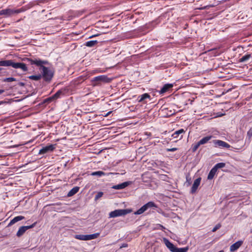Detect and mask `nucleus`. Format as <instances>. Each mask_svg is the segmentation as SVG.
I'll return each instance as SVG.
<instances>
[{
	"label": "nucleus",
	"instance_id": "nucleus-1",
	"mask_svg": "<svg viewBox=\"0 0 252 252\" xmlns=\"http://www.w3.org/2000/svg\"><path fill=\"white\" fill-rule=\"evenodd\" d=\"M26 60L30 62L31 64H35L38 66H40L41 76L45 81L50 82L52 80L54 76V72L48 67L43 65L48 63L47 61L37 59L32 60L30 58H27Z\"/></svg>",
	"mask_w": 252,
	"mask_h": 252
},
{
	"label": "nucleus",
	"instance_id": "nucleus-2",
	"mask_svg": "<svg viewBox=\"0 0 252 252\" xmlns=\"http://www.w3.org/2000/svg\"><path fill=\"white\" fill-rule=\"evenodd\" d=\"M24 11L25 9L23 8H21L18 9H14L7 7L5 9L0 10V16H3L4 17H9L14 15L24 12Z\"/></svg>",
	"mask_w": 252,
	"mask_h": 252
},
{
	"label": "nucleus",
	"instance_id": "nucleus-3",
	"mask_svg": "<svg viewBox=\"0 0 252 252\" xmlns=\"http://www.w3.org/2000/svg\"><path fill=\"white\" fill-rule=\"evenodd\" d=\"M163 241L166 246L172 252H187L189 250V247L184 248H178L175 247L172 243H171L167 239L164 238Z\"/></svg>",
	"mask_w": 252,
	"mask_h": 252
},
{
	"label": "nucleus",
	"instance_id": "nucleus-4",
	"mask_svg": "<svg viewBox=\"0 0 252 252\" xmlns=\"http://www.w3.org/2000/svg\"><path fill=\"white\" fill-rule=\"evenodd\" d=\"M157 208V205L152 201H150L142 206L137 211L134 212L135 215H141L150 208Z\"/></svg>",
	"mask_w": 252,
	"mask_h": 252
},
{
	"label": "nucleus",
	"instance_id": "nucleus-5",
	"mask_svg": "<svg viewBox=\"0 0 252 252\" xmlns=\"http://www.w3.org/2000/svg\"><path fill=\"white\" fill-rule=\"evenodd\" d=\"M99 233H96L89 235H76L74 237L78 240L87 241L95 239L99 236Z\"/></svg>",
	"mask_w": 252,
	"mask_h": 252
},
{
	"label": "nucleus",
	"instance_id": "nucleus-6",
	"mask_svg": "<svg viewBox=\"0 0 252 252\" xmlns=\"http://www.w3.org/2000/svg\"><path fill=\"white\" fill-rule=\"evenodd\" d=\"M131 212V210L128 209H119L112 211L109 214L110 218H115L119 216H124Z\"/></svg>",
	"mask_w": 252,
	"mask_h": 252
},
{
	"label": "nucleus",
	"instance_id": "nucleus-7",
	"mask_svg": "<svg viewBox=\"0 0 252 252\" xmlns=\"http://www.w3.org/2000/svg\"><path fill=\"white\" fill-rule=\"evenodd\" d=\"M35 224H36V222H34L31 225L23 226L20 227L16 233L17 236L18 237H21L24 234V233L28 229L33 228L35 225Z\"/></svg>",
	"mask_w": 252,
	"mask_h": 252
},
{
	"label": "nucleus",
	"instance_id": "nucleus-8",
	"mask_svg": "<svg viewBox=\"0 0 252 252\" xmlns=\"http://www.w3.org/2000/svg\"><path fill=\"white\" fill-rule=\"evenodd\" d=\"M12 67L15 69H20L23 71H28V67L27 65L23 63H16L13 62Z\"/></svg>",
	"mask_w": 252,
	"mask_h": 252
},
{
	"label": "nucleus",
	"instance_id": "nucleus-9",
	"mask_svg": "<svg viewBox=\"0 0 252 252\" xmlns=\"http://www.w3.org/2000/svg\"><path fill=\"white\" fill-rule=\"evenodd\" d=\"M213 143L215 147H223L227 149L230 147V145L227 143L220 140H214Z\"/></svg>",
	"mask_w": 252,
	"mask_h": 252
},
{
	"label": "nucleus",
	"instance_id": "nucleus-10",
	"mask_svg": "<svg viewBox=\"0 0 252 252\" xmlns=\"http://www.w3.org/2000/svg\"><path fill=\"white\" fill-rule=\"evenodd\" d=\"M55 147L54 145H47L45 147H42V148L39 150V154L43 155L48 152H52L55 149Z\"/></svg>",
	"mask_w": 252,
	"mask_h": 252
},
{
	"label": "nucleus",
	"instance_id": "nucleus-11",
	"mask_svg": "<svg viewBox=\"0 0 252 252\" xmlns=\"http://www.w3.org/2000/svg\"><path fill=\"white\" fill-rule=\"evenodd\" d=\"M201 180V178L200 177H199V178H198L197 179H196L194 181V183L192 185V186L191 187V190H190V192L191 193H194L196 191V190L200 184Z\"/></svg>",
	"mask_w": 252,
	"mask_h": 252
},
{
	"label": "nucleus",
	"instance_id": "nucleus-12",
	"mask_svg": "<svg viewBox=\"0 0 252 252\" xmlns=\"http://www.w3.org/2000/svg\"><path fill=\"white\" fill-rule=\"evenodd\" d=\"M93 81L103 82L108 83L110 82L109 79L105 75H100L93 78Z\"/></svg>",
	"mask_w": 252,
	"mask_h": 252
},
{
	"label": "nucleus",
	"instance_id": "nucleus-13",
	"mask_svg": "<svg viewBox=\"0 0 252 252\" xmlns=\"http://www.w3.org/2000/svg\"><path fill=\"white\" fill-rule=\"evenodd\" d=\"M243 241H238L232 244L230 247V251L231 252H234L239 249L240 246L242 245Z\"/></svg>",
	"mask_w": 252,
	"mask_h": 252
},
{
	"label": "nucleus",
	"instance_id": "nucleus-14",
	"mask_svg": "<svg viewBox=\"0 0 252 252\" xmlns=\"http://www.w3.org/2000/svg\"><path fill=\"white\" fill-rule=\"evenodd\" d=\"M130 184V182H125L120 184L114 186L112 188L115 189H125Z\"/></svg>",
	"mask_w": 252,
	"mask_h": 252
},
{
	"label": "nucleus",
	"instance_id": "nucleus-15",
	"mask_svg": "<svg viewBox=\"0 0 252 252\" xmlns=\"http://www.w3.org/2000/svg\"><path fill=\"white\" fill-rule=\"evenodd\" d=\"M173 85L172 84H166L159 91L160 94H164L165 92H168L170 89L173 87Z\"/></svg>",
	"mask_w": 252,
	"mask_h": 252
},
{
	"label": "nucleus",
	"instance_id": "nucleus-16",
	"mask_svg": "<svg viewBox=\"0 0 252 252\" xmlns=\"http://www.w3.org/2000/svg\"><path fill=\"white\" fill-rule=\"evenodd\" d=\"M13 62L12 60L0 61V66L12 67Z\"/></svg>",
	"mask_w": 252,
	"mask_h": 252
},
{
	"label": "nucleus",
	"instance_id": "nucleus-17",
	"mask_svg": "<svg viewBox=\"0 0 252 252\" xmlns=\"http://www.w3.org/2000/svg\"><path fill=\"white\" fill-rule=\"evenodd\" d=\"M25 219V217L22 216H18L14 217L12 220H11L10 222L8 224V226L12 225L15 223L16 222Z\"/></svg>",
	"mask_w": 252,
	"mask_h": 252
},
{
	"label": "nucleus",
	"instance_id": "nucleus-18",
	"mask_svg": "<svg viewBox=\"0 0 252 252\" xmlns=\"http://www.w3.org/2000/svg\"><path fill=\"white\" fill-rule=\"evenodd\" d=\"M212 137L213 136L211 135L207 136L200 140L198 142L200 145L206 144L210 140L212 139Z\"/></svg>",
	"mask_w": 252,
	"mask_h": 252
},
{
	"label": "nucleus",
	"instance_id": "nucleus-19",
	"mask_svg": "<svg viewBox=\"0 0 252 252\" xmlns=\"http://www.w3.org/2000/svg\"><path fill=\"white\" fill-rule=\"evenodd\" d=\"M79 189V188L78 187H75L72 188L67 193V196L70 197L76 194Z\"/></svg>",
	"mask_w": 252,
	"mask_h": 252
},
{
	"label": "nucleus",
	"instance_id": "nucleus-20",
	"mask_svg": "<svg viewBox=\"0 0 252 252\" xmlns=\"http://www.w3.org/2000/svg\"><path fill=\"white\" fill-rule=\"evenodd\" d=\"M217 171V170L214 167L212 168V169L210 170V172L209 173L207 179L208 180H212V179H213Z\"/></svg>",
	"mask_w": 252,
	"mask_h": 252
},
{
	"label": "nucleus",
	"instance_id": "nucleus-21",
	"mask_svg": "<svg viewBox=\"0 0 252 252\" xmlns=\"http://www.w3.org/2000/svg\"><path fill=\"white\" fill-rule=\"evenodd\" d=\"M138 98H139L138 101L140 102H143L146 99L150 98V95L147 93H145L139 96Z\"/></svg>",
	"mask_w": 252,
	"mask_h": 252
},
{
	"label": "nucleus",
	"instance_id": "nucleus-22",
	"mask_svg": "<svg viewBox=\"0 0 252 252\" xmlns=\"http://www.w3.org/2000/svg\"><path fill=\"white\" fill-rule=\"evenodd\" d=\"M185 132V131L184 130V129H180L174 132L172 134V136L174 138H177L179 137L180 134H182L183 133H184Z\"/></svg>",
	"mask_w": 252,
	"mask_h": 252
},
{
	"label": "nucleus",
	"instance_id": "nucleus-23",
	"mask_svg": "<svg viewBox=\"0 0 252 252\" xmlns=\"http://www.w3.org/2000/svg\"><path fill=\"white\" fill-rule=\"evenodd\" d=\"M98 43L97 40H91L86 42L85 45L89 47H93L96 45Z\"/></svg>",
	"mask_w": 252,
	"mask_h": 252
},
{
	"label": "nucleus",
	"instance_id": "nucleus-24",
	"mask_svg": "<svg viewBox=\"0 0 252 252\" xmlns=\"http://www.w3.org/2000/svg\"><path fill=\"white\" fill-rule=\"evenodd\" d=\"M63 94V91L62 90H60L56 94L52 96V98L56 100L59 98L61 95Z\"/></svg>",
	"mask_w": 252,
	"mask_h": 252
},
{
	"label": "nucleus",
	"instance_id": "nucleus-25",
	"mask_svg": "<svg viewBox=\"0 0 252 252\" xmlns=\"http://www.w3.org/2000/svg\"><path fill=\"white\" fill-rule=\"evenodd\" d=\"M91 175L93 176H98L99 177H100L105 175V173L103 171H98L92 173Z\"/></svg>",
	"mask_w": 252,
	"mask_h": 252
},
{
	"label": "nucleus",
	"instance_id": "nucleus-26",
	"mask_svg": "<svg viewBox=\"0 0 252 252\" xmlns=\"http://www.w3.org/2000/svg\"><path fill=\"white\" fill-rule=\"evenodd\" d=\"M41 77H42L41 75H31L29 77V78L31 80L37 81V80H40L41 79Z\"/></svg>",
	"mask_w": 252,
	"mask_h": 252
},
{
	"label": "nucleus",
	"instance_id": "nucleus-27",
	"mask_svg": "<svg viewBox=\"0 0 252 252\" xmlns=\"http://www.w3.org/2000/svg\"><path fill=\"white\" fill-rule=\"evenodd\" d=\"M200 146V144L198 142L197 143L194 144L192 145L191 146V151L192 152H195L198 147Z\"/></svg>",
	"mask_w": 252,
	"mask_h": 252
},
{
	"label": "nucleus",
	"instance_id": "nucleus-28",
	"mask_svg": "<svg viewBox=\"0 0 252 252\" xmlns=\"http://www.w3.org/2000/svg\"><path fill=\"white\" fill-rule=\"evenodd\" d=\"M225 164L223 162H220L216 164L214 167L217 170L219 168H223L225 166Z\"/></svg>",
	"mask_w": 252,
	"mask_h": 252
},
{
	"label": "nucleus",
	"instance_id": "nucleus-29",
	"mask_svg": "<svg viewBox=\"0 0 252 252\" xmlns=\"http://www.w3.org/2000/svg\"><path fill=\"white\" fill-rule=\"evenodd\" d=\"M251 57V55H246L243 56L240 59L239 61L240 62H244L249 60Z\"/></svg>",
	"mask_w": 252,
	"mask_h": 252
},
{
	"label": "nucleus",
	"instance_id": "nucleus-30",
	"mask_svg": "<svg viewBox=\"0 0 252 252\" xmlns=\"http://www.w3.org/2000/svg\"><path fill=\"white\" fill-rule=\"evenodd\" d=\"M3 81L4 82H10L16 81V79L13 77H8V78H5Z\"/></svg>",
	"mask_w": 252,
	"mask_h": 252
},
{
	"label": "nucleus",
	"instance_id": "nucleus-31",
	"mask_svg": "<svg viewBox=\"0 0 252 252\" xmlns=\"http://www.w3.org/2000/svg\"><path fill=\"white\" fill-rule=\"evenodd\" d=\"M103 193L102 192H98L97 194L95 196V199L97 200L99 198L101 197L103 195Z\"/></svg>",
	"mask_w": 252,
	"mask_h": 252
},
{
	"label": "nucleus",
	"instance_id": "nucleus-32",
	"mask_svg": "<svg viewBox=\"0 0 252 252\" xmlns=\"http://www.w3.org/2000/svg\"><path fill=\"white\" fill-rule=\"evenodd\" d=\"M221 227V225L220 223L217 224L212 229V232H215Z\"/></svg>",
	"mask_w": 252,
	"mask_h": 252
},
{
	"label": "nucleus",
	"instance_id": "nucleus-33",
	"mask_svg": "<svg viewBox=\"0 0 252 252\" xmlns=\"http://www.w3.org/2000/svg\"><path fill=\"white\" fill-rule=\"evenodd\" d=\"M55 100V99H54V98H52V96H51V97H49L45 99L44 100V102L49 103V102H51V101H54Z\"/></svg>",
	"mask_w": 252,
	"mask_h": 252
},
{
	"label": "nucleus",
	"instance_id": "nucleus-34",
	"mask_svg": "<svg viewBox=\"0 0 252 252\" xmlns=\"http://www.w3.org/2000/svg\"><path fill=\"white\" fill-rule=\"evenodd\" d=\"M186 180H187V183H188V186L190 185L191 183V178L189 177V176H187Z\"/></svg>",
	"mask_w": 252,
	"mask_h": 252
},
{
	"label": "nucleus",
	"instance_id": "nucleus-35",
	"mask_svg": "<svg viewBox=\"0 0 252 252\" xmlns=\"http://www.w3.org/2000/svg\"><path fill=\"white\" fill-rule=\"evenodd\" d=\"M178 150L177 148H168L166 149L167 152H174Z\"/></svg>",
	"mask_w": 252,
	"mask_h": 252
},
{
	"label": "nucleus",
	"instance_id": "nucleus-36",
	"mask_svg": "<svg viewBox=\"0 0 252 252\" xmlns=\"http://www.w3.org/2000/svg\"><path fill=\"white\" fill-rule=\"evenodd\" d=\"M247 135L249 136V139H250L251 136H252V131H251V129L248 131Z\"/></svg>",
	"mask_w": 252,
	"mask_h": 252
},
{
	"label": "nucleus",
	"instance_id": "nucleus-37",
	"mask_svg": "<svg viewBox=\"0 0 252 252\" xmlns=\"http://www.w3.org/2000/svg\"><path fill=\"white\" fill-rule=\"evenodd\" d=\"M127 247V244H123L121 246V248H125V247Z\"/></svg>",
	"mask_w": 252,
	"mask_h": 252
},
{
	"label": "nucleus",
	"instance_id": "nucleus-38",
	"mask_svg": "<svg viewBox=\"0 0 252 252\" xmlns=\"http://www.w3.org/2000/svg\"><path fill=\"white\" fill-rule=\"evenodd\" d=\"M98 34H94V35H93L91 36L89 38H93V37H95V36H98Z\"/></svg>",
	"mask_w": 252,
	"mask_h": 252
},
{
	"label": "nucleus",
	"instance_id": "nucleus-39",
	"mask_svg": "<svg viewBox=\"0 0 252 252\" xmlns=\"http://www.w3.org/2000/svg\"><path fill=\"white\" fill-rule=\"evenodd\" d=\"M4 92V90H0V94H2Z\"/></svg>",
	"mask_w": 252,
	"mask_h": 252
},
{
	"label": "nucleus",
	"instance_id": "nucleus-40",
	"mask_svg": "<svg viewBox=\"0 0 252 252\" xmlns=\"http://www.w3.org/2000/svg\"><path fill=\"white\" fill-rule=\"evenodd\" d=\"M111 113V111H110V112H108V113H107L105 115V116H108V115H109Z\"/></svg>",
	"mask_w": 252,
	"mask_h": 252
},
{
	"label": "nucleus",
	"instance_id": "nucleus-41",
	"mask_svg": "<svg viewBox=\"0 0 252 252\" xmlns=\"http://www.w3.org/2000/svg\"><path fill=\"white\" fill-rule=\"evenodd\" d=\"M160 226L161 227L162 229H165V227L163 226L162 225H160Z\"/></svg>",
	"mask_w": 252,
	"mask_h": 252
},
{
	"label": "nucleus",
	"instance_id": "nucleus-42",
	"mask_svg": "<svg viewBox=\"0 0 252 252\" xmlns=\"http://www.w3.org/2000/svg\"><path fill=\"white\" fill-rule=\"evenodd\" d=\"M3 103V102L2 101H0V105L1 104H2Z\"/></svg>",
	"mask_w": 252,
	"mask_h": 252
},
{
	"label": "nucleus",
	"instance_id": "nucleus-43",
	"mask_svg": "<svg viewBox=\"0 0 252 252\" xmlns=\"http://www.w3.org/2000/svg\"><path fill=\"white\" fill-rule=\"evenodd\" d=\"M182 137H183V135H181L180 138V139H181Z\"/></svg>",
	"mask_w": 252,
	"mask_h": 252
},
{
	"label": "nucleus",
	"instance_id": "nucleus-44",
	"mask_svg": "<svg viewBox=\"0 0 252 252\" xmlns=\"http://www.w3.org/2000/svg\"><path fill=\"white\" fill-rule=\"evenodd\" d=\"M218 252H223V251H219Z\"/></svg>",
	"mask_w": 252,
	"mask_h": 252
},
{
	"label": "nucleus",
	"instance_id": "nucleus-45",
	"mask_svg": "<svg viewBox=\"0 0 252 252\" xmlns=\"http://www.w3.org/2000/svg\"><path fill=\"white\" fill-rule=\"evenodd\" d=\"M2 70V68H0V71Z\"/></svg>",
	"mask_w": 252,
	"mask_h": 252
}]
</instances>
